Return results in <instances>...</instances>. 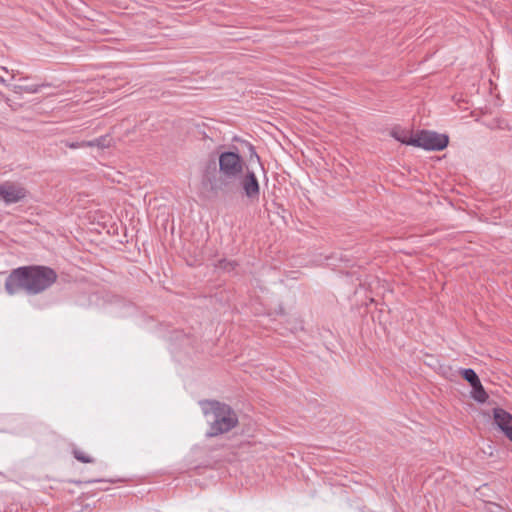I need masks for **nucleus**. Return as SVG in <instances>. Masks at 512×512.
<instances>
[{
  "label": "nucleus",
  "mask_w": 512,
  "mask_h": 512,
  "mask_svg": "<svg viewBox=\"0 0 512 512\" xmlns=\"http://www.w3.org/2000/svg\"><path fill=\"white\" fill-rule=\"evenodd\" d=\"M199 404L209 425L208 438L228 433L238 425V416L228 404L216 400H203Z\"/></svg>",
  "instance_id": "3"
},
{
  "label": "nucleus",
  "mask_w": 512,
  "mask_h": 512,
  "mask_svg": "<svg viewBox=\"0 0 512 512\" xmlns=\"http://www.w3.org/2000/svg\"><path fill=\"white\" fill-rule=\"evenodd\" d=\"M73 455L74 457L82 462V463H93L94 462V459L88 455H86L83 451L81 450H78V449H74L73 450Z\"/></svg>",
  "instance_id": "10"
},
{
  "label": "nucleus",
  "mask_w": 512,
  "mask_h": 512,
  "mask_svg": "<svg viewBox=\"0 0 512 512\" xmlns=\"http://www.w3.org/2000/svg\"><path fill=\"white\" fill-rule=\"evenodd\" d=\"M105 137H100L91 141H86V143H92V145H87V147H105Z\"/></svg>",
  "instance_id": "13"
},
{
  "label": "nucleus",
  "mask_w": 512,
  "mask_h": 512,
  "mask_svg": "<svg viewBox=\"0 0 512 512\" xmlns=\"http://www.w3.org/2000/svg\"><path fill=\"white\" fill-rule=\"evenodd\" d=\"M501 123H502L501 121H497V126H498V128H502Z\"/></svg>",
  "instance_id": "17"
},
{
  "label": "nucleus",
  "mask_w": 512,
  "mask_h": 512,
  "mask_svg": "<svg viewBox=\"0 0 512 512\" xmlns=\"http://www.w3.org/2000/svg\"><path fill=\"white\" fill-rule=\"evenodd\" d=\"M240 185L247 198L257 200L260 194L259 182L253 171L247 169L245 175L240 180Z\"/></svg>",
  "instance_id": "7"
},
{
  "label": "nucleus",
  "mask_w": 512,
  "mask_h": 512,
  "mask_svg": "<svg viewBox=\"0 0 512 512\" xmlns=\"http://www.w3.org/2000/svg\"><path fill=\"white\" fill-rule=\"evenodd\" d=\"M397 140H399L401 142V139H410L411 136L407 137V136H395Z\"/></svg>",
  "instance_id": "15"
},
{
  "label": "nucleus",
  "mask_w": 512,
  "mask_h": 512,
  "mask_svg": "<svg viewBox=\"0 0 512 512\" xmlns=\"http://www.w3.org/2000/svg\"><path fill=\"white\" fill-rule=\"evenodd\" d=\"M0 83L6 85V81L3 77L0 76Z\"/></svg>",
  "instance_id": "16"
},
{
  "label": "nucleus",
  "mask_w": 512,
  "mask_h": 512,
  "mask_svg": "<svg viewBox=\"0 0 512 512\" xmlns=\"http://www.w3.org/2000/svg\"><path fill=\"white\" fill-rule=\"evenodd\" d=\"M12 91L17 94L25 93H37L40 89L39 85H13L11 87Z\"/></svg>",
  "instance_id": "9"
},
{
  "label": "nucleus",
  "mask_w": 512,
  "mask_h": 512,
  "mask_svg": "<svg viewBox=\"0 0 512 512\" xmlns=\"http://www.w3.org/2000/svg\"><path fill=\"white\" fill-rule=\"evenodd\" d=\"M219 171L216 162L211 161L203 173L202 183L211 191L226 190L230 184L236 181L243 173L244 161L242 157L233 151H225L219 155Z\"/></svg>",
  "instance_id": "2"
},
{
  "label": "nucleus",
  "mask_w": 512,
  "mask_h": 512,
  "mask_svg": "<svg viewBox=\"0 0 512 512\" xmlns=\"http://www.w3.org/2000/svg\"><path fill=\"white\" fill-rule=\"evenodd\" d=\"M249 151H250V153H251V154H250V159L252 160V159H254V158H255V160L257 161V163H259V164L261 165V163H260V157L258 156V154L256 153V151H255V149H254V147H253L252 145H249Z\"/></svg>",
  "instance_id": "14"
},
{
  "label": "nucleus",
  "mask_w": 512,
  "mask_h": 512,
  "mask_svg": "<svg viewBox=\"0 0 512 512\" xmlns=\"http://www.w3.org/2000/svg\"><path fill=\"white\" fill-rule=\"evenodd\" d=\"M65 146L69 147L70 149H78V148H84L87 147V145H92V143H86V141L81 142H71V141H63Z\"/></svg>",
  "instance_id": "11"
},
{
  "label": "nucleus",
  "mask_w": 512,
  "mask_h": 512,
  "mask_svg": "<svg viewBox=\"0 0 512 512\" xmlns=\"http://www.w3.org/2000/svg\"><path fill=\"white\" fill-rule=\"evenodd\" d=\"M57 278L56 271L48 266H22L10 272L5 280V290L9 295L20 291L37 295L50 288Z\"/></svg>",
  "instance_id": "1"
},
{
  "label": "nucleus",
  "mask_w": 512,
  "mask_h": 512,
  "mask_svg": "<svg viewBox=\"0 0 512 512\" xmlns=\"http://www.w3.org/2000/svg\"><path fill=\"white\" fill-rule=\"evenodd\" d=\"M235 265L236 264L234 262H232V261L221 260V261H219L218 267L223 269V270H226V271H231V270L234 269Z\"/></svg>",
  "instance_id": "12"
},
{
  "label": "nucleus",
  "mask_w": 512,
  "mask_h": 512,
  "mask_svg": "<svg viewBox=\"0 0 512 512\" xmlns=\"http://www.w3.org/2000/svg\"><path fill=\"white\" fill-rule=\"evenodd\" d=\"M461 375L471 385L473 399L479 403H485L488 399V394L482 386L476 372L470 368L462 369Z\"/></svg>",
  "instance_id": "6"
},
{
  "label": "nucleus",
  "mask_w": 512,
  "mask_h": 512,
  "mask_svg": "<svg viewBox=\"0 0 512 512\" xmlns=\"http://www.w3.org/2000/svg\"><path fill=\"white\" fill-rule=\"evenodd\" d=\"M494 421L506 437L512 441V415L501 408H496L494 409Z\"/></svg>",
  "instance_id": "8"
},
{
  "label": "nucleus",
  "mask_w": 512,
  "mask_h": 512,
  "mask_svg": "<svg viewBox=\"0 0 512 512\" xmlns=\"http://www.w3.org/2000/svg\"><path fill=\"white\" fill-rule=\"evenodd\" d=\"M403 144L412 145L430 151H441L447 147L449 138L445 134L423 130L410 139H401Z\"/></svg>",
  "instance_id": "4"
},
{
  "label": "nucleus",
  "mask_w": 512,
  "mask_h": 512,
  "mask_svg": "<svg viewBox=\"0 0 512 512\" xmlns=\"http://www.w3.org/2000/svg\"><path fill=\"white\" fill-rule=\"evenodd\" d=\"M1 69L5 72H8V69L6 67H1Z\"/></svg>",
  "instance_id": "18"
},
{
  "label": "nucleus",
  "mask_w": 512,
  "mask_h": 512,
  "mask_svg": "<svg viewBox=\"0 0 512 512\" xmlns=\"http://www.w3.org/2000/svg\"><path fill=\"white\" fill-rule=\"evenodd\" d=\"M26 196V189L19 184L9 181L0 184V199L7 205L18 203Z\"/></svg>",
  "instance_id": "5"
}]
</instances>
